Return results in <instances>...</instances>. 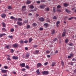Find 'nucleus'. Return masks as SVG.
<instances>
[{"label":"nucleus","mask_w":76,"mask_h":76,"mask_svg":"<svg viewBox=\"0 0 76 76\" xmlns=\"http://www.w3.org/2000/svg\"><path fill=\"white\" fill-rule=\"evenodd\" d=\"M64 31L63 32V34H62V36L63 37H64L65 35H66V31L65 29L64 30Z\"/></svg>","instance_id":"1"},{"label":"nucleus","mask_w":76,"mask_h":76,"mask_svg":"<svg viewBox=\"0 0 76 76\" xmlns=\"http://www.w3.org/2000/svg\"><path fill=\"white\" fill-rule=\"evenodd\" d=\"M42 73L43 75H48V72L47 71H44L42 72Z\"/></svg>","instance_id":"2"},{"label":"nucleus","mask_w":76,"mask_h":76,"mask_svg":"<svg viewBox=\"0 0 76 76\" xmlns=\"http://www.w3.org/2000/svg\"><path fill=\"white\" fill-rule=\"evenodd\" d=\"M39 20L41 22H44V21L45 19H44V18L42 17H41V18H39Z\"/></svg>","instance_id":"3"},{"label":"nucleus","mask_w":76,"mask_h":76,"mask_svg":"<svg viewBox=\"0 0 76 76\" xmlns=\"http://www.w3.org/2000/svg\"><path fill=\"white\" fill-rule=\"evenodd\" d=\"M17 24L19 25V26H22V23L21 22L18 21L17 22Z\"/></svg>","instance_id":"4"},{"label":"nucleus","mask_w":76,"mask_h":76,"mask_svg":"<svg viewBox=\"0 0 76 76\" xmlns=\"http://www.w3.org/2000/svg\"><path fill=\"white\" fill-rule=\"evenodd\" d=\"M1 72L3 73H6V72L7 71V70H2V69H1Z\"/></svg>","instance_id":"5"},{"label":"nucleus","mask_w":76,"mask_h":76,"mask_svg":"<svg viewBox=\"0 0 76 76\" xmlns=\"http://www.w3.org/2000/svg\"><path fill=\"white\" fill-rule=\"evenodd\" d=\"M12 46L13 48H16L18 46V45L17 43H15L13 44Z\"/></svg>","instance_id":"6"},{"label":"nucleus","mask_w":76,"mask_h":76,"mask_svg":"<svg viewBox=\"0 0 76 76\" xmlns=\"http://www.w3.org/2000/svg\"><path fill=\"white\" fill-rule=\"evenodd\" d=\"M37 67L38 68V67H39L42 66V64L41 63H38L37 64Z\"/></svg>","instance_id":"7"},{"label":"nucleus","mask_w":76,"mask_h":76,"mask_svg":"<svg viewBox=\"0 0 76 76\" xmlns=\"http://www.w3.org/2000/svg\"><path fill=\"white\" fill-rule=\"evenodd\" d=\"M31 1L29 0H27L26 1V4H31Z\"/></svg>","instance_id":"8"},{"label":"nucleus","mask_w":76,"mask_h":76,"mask_svg":"<svg viewBox=\"0 0 76 76\" xmlns=\"http://www.w3.org/2000/svg\"><path fill=\"white\" fill-rule=\"evenodd\" d=\"M12 58L14 60H18V57L17 56H13L12 57Z\"/></svg>","instance_id":"9"},{"label":"nucleus","mask_w":76,"mask_h":76,"mask_svg":"<svg viewBox=\"0 0 76 76\" xmlns=\"http://www.w3.org/2000/svg\"><path fill=\"white\" fill-rule=\"evenodd\" d=\"M20 66H21L22 67H24L25 66V63H22L20 64Z\"/></svg>","instance_id":"10"},{"label":"nucleus","mask_w":76,"mask_h":76,"mask_svg":"<svg viewBox=\"0 0 76 76\" xmlns=\"http://www.w3.org/2000/svg\"><path fill=\"white\" fill-rule=\"evenodd\" d=\"M39 50H35L34 52V54H37L39 53Z\"/></svg>","instance_id":"11"},{"label":"nucleus","mask_w":76,"mask_h":76,"mask_svg":"<svg viewBox=\"0 0 76 76\" xmlns=\"http://www.w3.org/2000/svg\"><path fill=\"white\" fill-rule=\"evenodd\" d=\"M26 7V6H23L22 7V10H23V11L24 10H26V9H25Z\"/></svg>","instance_id":"12"},{"label":"nucleus","mask_w":76,"mask_h":76,"mask_svg":"<svg viewBox=\"0 0 76 76\" xmlns=\"http://www.w3.org/2000/svg\"><path fill=\"white\" fill-rule=\"evenodd\" d=\"M6 14H3L1 15V17L2 18H4L5 17H6Z\"/></svg>","instance_id":"13"},{"label":"nucleus","mask_w":76,"mask_h":76,"mask_svg":"<svg viewBox=\"0 0 76 76\" xmlns=\"http://www.w3.org/2000/svg\"><path fill=\"white\" fill-rule=\"evenodd\" d=\"M36 72L37 73V75H39L40 74V72H39V69H37Z\"/></svg>","instance_id":"14"},{"label":"nucleus","mask_w":76,"mask_h":76,"mask_svg":"<svg viewBox=\"0 0 76 76\" xmlns=\"http://www.w3.org/2000/svg\"><path fill=\"white\" fill-rule=\"evenodd\" d=\"M6 34H0V37H2L4 35V36H5L6 35Z\"/></svg>","instance_id":"15"},{"label":"nucleus","mask_w":76,"mask_h":76,"mask_svg":"<svg viewBox=\"0 0 76 76\" xmlns=\"http://www.w3.org/2000/svg\"><path fill=\"white\" fill-rule=\"evenodd\" d=\"M65 11L67 13H70L71 12L70 11L68 10L67 9H66L65 10Z\"/></svg>","instance_id":"16"},{"label":"nucleus","mask_w":76,"mask_h":76,"mask_svg":"<svg viewBox=\"0 0 76 76\" xmlns=\"http://www.w3.org/2000/svg\"><path fill=\"white\" fill-rule=\"evenodd\" d=\"M45 10L46 12H48L50 10V8H46L45 9Z\"/></svg>","instance_id":"17"},{"label":"nucleus","mask_w":76,"mask_h":76,"mask_svg":"<svg viewBox=\"0 0 76 76\" xmlns=\"http://www.w3.org/2000/svg\"><path fill=\"white\" fill-rule=\"evenodd\" d=\"M60 21H57L56 22V26H57V27H58V25L60 24Z\"/></svg>","instance_id":"18"},{"label":"nucleus","mask_w":76,"mask_h":76,"mask_svg":"<svg viewBox=\"0 0 76 76\" xmlns=\"http://www.w3.org/2000/svg\"><path fill=\"white\" fill-rule=\"evenodd\" d=\"M45 6V5H42L40 6V8H41V9H43Z\"/></svg>","instance_id":"19"},{"label":"nucleus","mask_w":76,"mask_h":76,"mask_svg":"<svg viewBox=\"0 0 76 76\" xmlns=\"http://www.w3.org/2000/svg\"><path fill=\"white\" fill-rule=\"evenodd\" d=\"M51 32V34H52V35H53V34H56V32H55V30H53Z\"/></svg>","instance_id":"20"},{"label":"nucleus","mask_w":76,"mask_h":76,"mask_svg":"<svg viewBox=\"0 0 76 76\" xmlns=\"http://www.w3.org/2000/svg\"><path fill=\"white\" fill-rule=\"evenodd\" d=\"M8 9H9V10H11L12 9V7L10 6H9L8 7Z\"/></svg>","instance_id":"21"},{"label":"nucleus","mask_w":76,"mask_h":76,"mask_svg":"<svg viewBox=\"0 0 76 76\" xmlns=\"http://www.w3.org/2000/svg\"><path fill=\"white\" fill-rule=\"evenodd\" d=\"M64 7H67L68 6V4H66V3H64Z\"/></svg>","instance_id":"22"},{"label":"nucleus","mask_w":76,"mask_h":76,"mask_svg":"<svg viewBox=\"0 0 76 76\" xmlns=\"http://www.w3.org/2000/svg\"><path fill=\"white\" fill-rule=\"evenodd\" d=\"M2 25L3 27H6V24L4 23H2Z\"/></svg>","instance_id":"23"},{"label":"nucleus","mask_w":76,"mask_h":76,"mask_svg":"<svg viewBox=\"0 0 76 76\" xmlns=\"http://www.w3.org/2000/svg\"><path fill=\"white\" fill-rule=\"evenodd\" d=\"M29 43H31L33 39H32V38H30L29 39Z\"/></svg>","instance_id":"24"},{"label":"nucleus","mask_w":76,"mask_h":76,"mask_svg":"<svg viewBox=\"0 0 76 76\" xmlns=\"http://www.w3.org/2000/svg\"><path fill=\"white\" fill-rule=\"evenodd\" d=\"M29 8L31 9H34V7L33 5H30Z\"/></svg>","instance_id":"25"},{"label":"nucleus","mask_w":76,"mask_h":76,"mask_svg":"<svg viewBox=\"0 0 76 76\" xmlns=\"http://www.w3.org/2000/svg\"><path fill=\"white\" fill-rule=\"evenodd\" d=\"M55 65H56V63L55 62H53L52 64V67H53L54 66H55Z\"/></svg>","instance_id":"26"},{"label":"nucleus","mask_w":76,"mask_h":76,"mask_svg":"<svg viewBox=\"0 0 76 76\" xmlns=\"http://www.w3.org/2000/svg\"><path fill=\"white\" fill-rule=\"evenodd\" d=\"M5 48H7V49H9V48H10L9 45H6L5 46Z\"/></svg>","instance_id":"27"},{"label":"nucleus","mask_w":76,"mask_h":76,"mask_svg":"<svg viewBox=\"0 0 76 76\" xmlns=\"http://www.w3.org/2000/svg\"><path fill=\"white\" fill-rule=\"evenodd\" d=\"M44 25H45V26L46 28H47L48 25V24L47 23H45L44 24Z\"/></svg>","instance_id":"28"},{"label":"nucleus","mask_w":76,"mask_h":76,"mask_svg":"<svg viewBox=\"0 0 76 76\" xmlns=\"http://www.w3.org/2000/svg\"><path fill=\"white\" fill-rule=\"evenodd\" d=\"M2 31H7V30H6V28H3L2 29Z\"/></svg>","instance_id":"29"},{"label":"nucleus","mask_w":76,"mask_h":76,"mask_svg":"<svg viewBox=\"0 0 76 76\" xmlns=\"http://www.w3.org/2000/svg\"><path fill=\"white\" fill-rule=\"evenodd\" d=\"M57 17H56V16H54L53 18V19H54L55 20H56V19H57Z\"/></svg>","instance_id":"30"},{"label":"nucleus","mask_w":76,"mask_h":76,"mask_svg":"<svg viewBox=\"0 0 76 76\" xmlns=\"http://www.w3.org/2000/svg\"><path fill=\"white\" fill-rule=\"evenodd\" d=\"M32 25L33 26H37V24L36 23H33L32 24Z\"/></svg>","instance_id":"31"},{"label":"nucleus","mask_w":76,"mask_h":76,"mask_svg":"<svg viewBox=\"0 0 76 76\" xmlns=\"http://www.w3.org/2000/svg\"><path fill=\"white\" fill-rule=\"evenodd\" d=\"M29 53H28L27 54H26V57H29Z\"/></svg>","instance_id":"32"},{"label":"nucleus","mask_w":76,"mask_h":76,"mask_svg":"<svg viewBox=\"0 0 76 76\" xmlns=\"http://www.w3.org/2000/svg\"><path fill=\"white\" fill-rule=\"evenodd\" d=\"M14 26L15 28H18V25H14Z\"/></svg>","instance_id":"33"},{"label":"nucleus","mask_w":76,"mask_h":76,"mask_svg":"<svg viewBox=\"0 0 76 76\" xmlns=\"http://www.w3.org/2000/svg\"><path fill=\"white\" fill-rule=\"evenodd\" d=\"M61 64L62 66H64V62H63V61H61Z\"/></svg>","instance_id":"34"},{"label":"nucleus","mask_w":76,"mask_h":76,"mask_svg":"<svg viewBox=\"0 0 76 76\" xmlns=\"http://www.w3.org/2000/svg\"><path fill=\"white\" fill-rule=\"evenodd\" d=\"M56 11H57V12H61V10L57 9L56 10Z\"/></svg>","instance_id":"35"},{"label":"nucleus","mask_w":76,"mask_h":76,"mask_svg":"<svg viewBox=\"0 0 76 76\" xmlns=\"http://www.w3.org/2000/svg\"><path fill=\"white\" fill-rule=\"evenodd\" d=\"M30 27H31L30 26H29V25H28L26 28L27 29H29V28H30Z\"/></svg>","instance_id":"36"},{"label":"nucleus","mask_w":76,"mask_h":76,"mask_svg":"<svg viewBox=\"0 0 76 76\" xmlns=\"http://www.w3.org/2000/svg\"><path fill=\"white\" fill-rule=\"evenodd\" d=\"M68 41H69V39H66L65 40V42L66 43H67V42H68Z\"/></svg>","instance_id":"37"},{"label":"nucleus","mask_w":76,"mask_h":76,"mask_svg":"<svg viewBox=\"0 0 76 76\" xmlns=\"http://www.w3.org/2000/svg\"><path fill=\"white\" fill-rule=\"evenodd\" d=\"M18 21H22V19L20 18H18Z\"/></svg>","instance_id":"38"},{"label":"nucleus","mask_w":76,"mask_h":76,"mask_svg":"<svg viewBox=\"0 0 76 76\" xmlns=\"http://www.w3.org/2000/svg\"><path fill=\"white\" fill-rule=\"evenodd\" d=\"M15 17H13V16H11L10 17V19H15Z\"/></svg>","instance_id":"39"},{"label":"nucleus","mask_w":76,"mask_h":76,"mask_svg":"<svg viewBox=\"0 0 76 76\" xmlns=\"http://www.w3.org/2000/svg\"><path fill=\"white\" fill-rule=\"evenodd\" d=\"M57 7L58 9H60V8L61 7V6L60 5H58V6H57Z\"/></svg>","instance_id":"40"},{"label":"nucleus","mask_w":76,"mask_h":76,"mask_svg":"<svg viewBox=\"0 0 76 76\" xmlns=\"http://www.w3.org/2000/svg\"><path fill=\"white\" fill-rule=\"evenodd\" d=\"M72 19H73V17H72L70 18H68V19L69 20H72Z\"/></svg>","instance_id":"41"},{"label":"nucleus","mask_w":76,"mask_h":76,"mask_svg":"<svg viewBox=\"0 0 76 76\" xmlns=\"http://www.w3.org/2000/svg\"><path fill=\"white\" fill-rule=\"evenodd\" d=\"M14 29L12 28L10 29V31L12 32H13L14 31Z\"/></svg>","instance_id":"42"},{"label":"nucleus","mask_w":76,"mask_h":76,"mask_svg":"<svg viewBox=\"0 0 76 76\" xmlns=\"http://www.w3.org/2000/svg\"><path fill=\"white\" fill-rule=\"evenodd\" d=\"M25 67L26 69H29V66L28 65L26 66Z\"/></svg>","instance_id":"43"},{"label":"nucleus","mask_w":76,"mask_h":76,"mask_svg":"<svg viewBox=\"0 0 76 76\" xmlns=\"http://www.w3.org/2000/svg\"><path fill=\"white\" fill-rule=\"evenodd\" d=\"M23 42H23V41L22 40H21L20 41V44H22L23 43Z\"/></svg>","instance_id":"44"},{"label":"nucleus","mask_w":76,"mask_h":76,"mask_svg":"<svg viewBox=\"0 0 76 76\" xmlns=\"http://www.w3.org/2000/svg\"><path fill=\"white\" fill-rule=\"evenodd\" d=\"M73 44L72 43H71L69 44V45L70 46H73Z\"/></svg>","instance_id":"45"},{"label":"nucleus","mask_w":76,"mask_h":76,"mask_svg":"<svg viewBox=\"0 0 76 76\" xmlns=\"http://www.w3.org/2000/svg\"><path fill=\"white\" fill-rule=\"evenodd\" d=\"M13 37V36H8V38H12Z\"/></svg>","instance_id":"46"},{"label":"nucleus","mask_w":76,"mask_h":76,"mask_svg":"<svg viewBox=\"0 0 76 76\" xmlns=\"http://www.w3.org/2000/svg\"><path fill=\"white\" fill-rule=\"evenodd\" d=\"M57 40V38H55L53 39V41L55 42V41H56Z\"/></svg>","instance_id":"47"},{"label":"nucleus","mask_w":76,"mask_h":76,"mask_svg":"<svg viewBox=\"0 0 76 76\" xmlns=\"http://www.w3.org/2000/svg\"><path fill=\"white\" fill-rule=\"evenodd\" d=\"M24 43H25V44H27L28 43V41L27 40H25L24 42Z\"/></svg>","instance_id":"48"},{"label":"nucleus","mask_w":76,"mask_h":76,"mask_svg":"<svg viewBox=\"0 0 76 76\" xmlns=\"http://www.w3.org/2000/svg\"><path fill=\"white\" fill-rule=\"evenodd\" d=\"M73 62H71V63L69 64H70V65H71V66H73Z\"/></svg>","instance_id":"49"},{"label":"nucleus","mask_w":76,"mask_h":76,"mask_svg":"<svg viewBox=\"0 0 76 76\" xmlns=\"http://www.w3.org/2000/svg\"><path fill=\"white\" fill-rule=\"evenodd\" d=\"M24 23H28V21L27 20L24 21Z\"/></svg>","instance_id":"50"},{"label":"nucleus","mask_w":76,"mask_h":76,"mask_svg":"<svg viewBox=\"0 0 76 76\" xmlns=\"http://www.w3.org/2000/svg\"><path fill=\"white\" fill-rule=\"evenodd\" d=\"M14 52V50L13 49L11 50V53H13Z\"/></svg>","instance_id":"51"},{"label":"nucleus","mask_w":76,"mask_h":76,"mask_svg":"<svg viewBox=\"0 0 76 76\" xmlns=\"http://www.w3.org/2000/svg\"><path fill=\"white\" fill-rule=\"evenodd\" d=\"M39 30L40 31H42V30H43V28H39Z\"/></svg>","instance_id":"52"},{"label":"nucleus","mask_w":76,"mask_h":76,"mask_svg":"<svg viewBox=\"0 0 76 76\" xmlns=\"http://www.w3.org/2000/svg\"><path fill=\"white\" fill-rule=\"evenodd\" d=\"M53 10L54 13H55L56 12V9L53 8Z\"/></svg>","instance_id":"53"},{"label":"nucleus","mask_w":76,"mask_h":76,"mask_svg":"<svg viewBox=\"0 0 76 76\" xmlns=\"http://www.w3.org/2000/svg\"><path fill=\"white\" fill-rule=\"evenodd\" d=\"M14 20L15 21H17L18 20V18H15V19H14Z\"/></svg>","instance_id":"54"},{"label":"nucleus","mask_w":76,"mask_h":76,"mask_svg":"<svg viewBox=\"0 0 76 76\" xmlns=\"http://www.w3.org/2000/svg\"><path fill=\"white\" fill-rule=\"evenodd\" d=\"M74 74H75L76 75V69L74 70Z\"/></svg>","instance_id":"55"},{"label":"nucleus","mask_w":76,"mask_h":76,"mask_svg":"<svg viewBox=\"0 0 76 76\" xmlns=\"http://www.w3.org/2000/svg\"><path fill=\"white\" fill-rule=\"evenodd\" d=\"M21 70H22V71H25V70H26V69H25V68H23V69H21Z\"/></svg>","instance_id":"56"},{"label":"nucleus","mask_w":76,"mask_h":76,"mask_svg":"<svg viewBox=\"0 0 76 76\" xmlns=\"http://www.w3.org/2000/svg\"><path fill=\"white\" fill-rule=\"evenodd\" d=\"M4 69H7V66H4Z\"/></svg>","instance_id":"57"},{"label":"nucleus","mask_w":76,"mask_h":76,"mask_svg":"<svg viewBox=\"0 0 76 76\" xmlns=\"http://www.w3.org/2000/svg\"><path fill=\"white\" fill-rule=\"evenodd\" d=\"M50 53V51H48V50H47L46 51V53Z\"/></svg>","instance_id":"58"},{"label":"nucleus","mask_w":76,"mask_h":76,"mask_svg":"<svg viewBox=\"0 0 76 76\" xmlns=\"http://www.w3.org/2000/svg\"><path fill=\"white\" fill-rule=\"evenodd\" d=\"M37 47H38V46H37V45H34V48H37Z\"/></svg>","instance_id":"59"},{"label":"nucleus","mask_w":76,"mask_h":76,"mask_svg":"<svg viewBox=\"0 0 76 76\" xmlns=\"http://www.w3.org/2000/svg\"><path fill=\"white\" fill-rule=\"evenodd\" d=\"M47 64H48V62H46L45 64V66H47Z\"/></svg>","instance_id":"60"},{"label":"nucleus","mask_w":76,"mask_h":76,"mask_svg":"<svg viewBox=\"0 0 76 76\" xmlns=\"http://www.w3.org/2000/svg\"><path fill=\"white\" fill-rule=\"evenodd\" d=\"M7 59L8 60H10H10H11V59H10V58H7Z\"/></svg>","instance_id":"61"},{"label":"nucleus","mask_w":76,"mask_h":76,"mask_svg":"<svg viewBox=\"0 0 76 76\" xmlns=\"http://www.w3.org/2000/svg\"><path fill=\"white\" fill-rule=\"evenodd\" d=\"M72 57V56H68V58H70Z\"/></svg>","instance_id":"62"},{"label":"nucleus","mask_w":76,"mask_h":76,"mask_svg":"<svg viewBox=\"0 0 76 76\" xmlns=\"http://www.w3.org/2000/svg\"><path fill=\"white\" fill-rule=\"evenodd\" d=\"M70 56L71 57H73V54L72 53L70 54Z\"/></svg>","instance_id":"63"},{"label":"nucleus","mask_w":76,"mask_h":76,"mask_svg":"<svg viewBox=\"0 0 76 76\" xmlns=\"http://www.w3.org/2000/svg\"><path fill=\"white\" fill-rule=\"evenodd\" d=\"M47 57H48V58H50V55H48L47 56Z\"/></svg>","instance_id":"64"}]
</instances>
